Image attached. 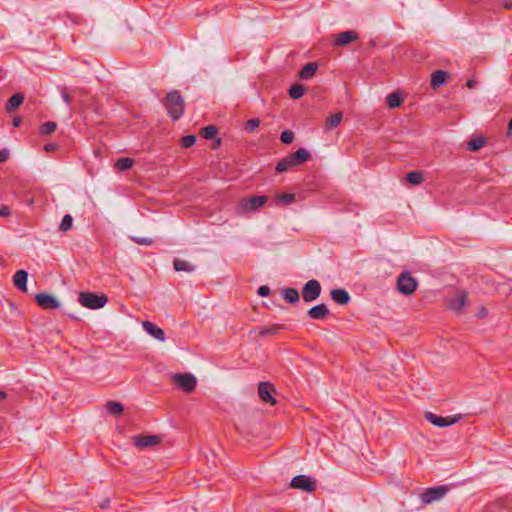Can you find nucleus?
Returning <instances> with one entry per match:
<instances>
[{
	"mask_svg": "<svg viewBox=\"0 0 512 512\" xmlns=\"http://www.w3.org/2000/svg\"><path fill=\"white\" fill-rule=\"evenodd\" d=\"M109 504H110V500L107 498V499L103 500L101 503H99V506L101 509H106L109 507Z\"/></svg>",
	"mask_w": 512,
	"mask_h": 512,
	"instance_id": "nucleus-46",
	"label": "nucleus"
},
{
	"mask_svg": "<svg viewBox=\"0 0 512 512\" xmlns=\"http://www.w3.org/2000/svg\"><path fill=\"white\" fill-rule=\"evenodd\" d=\"M406 180L412 185H419L424 181V178L420 171H411L406 174Z\"/></svg>",
	"mask_w": 512,
	"mask_h": 512,
	"instance_id": "nucleus-33",
	"label": "nucleus"
},
{
	"mask_svg": "<svg viewBox=\"0 0 512 512\" xmlns=\"http://www.w3.org/2000/svg\"><path fill=\"white\" fill-rule=\"evenodd\" d=\"M134 163H135L134 159L124 157V158H120L116 161L115 167L119 171H127L133 167Z\"/></svg>",
	"mask_w": 512,
	"mask_h": 512,
	"instance_id": "nucleus-30",
	"label": "nucleus"
},
{
	"mask_svg": "<svg viewBox=\"0 0 512 512\" xmlns=\"http://www.w3.org/2000/svg\"><path fill=\"white\" fill-rule=\"evenodd\" d=\"M142 327L146 333L159 341H165L164 331L150 321H143Z\"/></svg>",
	"mask_w": 512,
	"mask_h": 512,
	"instance_id": "nucleus-16",
	"label": "nucleus"
},
{
	"mask_svg": "<svg viewBox=\"0 0 512 512\" xmlns=\"http://www.w3.org/2000/svg\"><path fill=\"white\" fill-rule=\"evenodd\" d=\"M275 387L270 382H260L258 385V394L260 399L270 405L276 404V399L273 396Z\"/></svg>",
	"mask_w": 512,
	"mask_h": 512,
	"instance_id": "nucleus-11",
	"label": "nucleus"
},
{
	"mask_svg": "<svg viewBox=\"0 0 512 512\" xmlns=\"http://www.w3.org/2000/svg\"><path fill=\"white\" fill-rule=\"evenodd\" d=\"M174 269L177 272H193L194 271V265H192L190 262L182 259H175L174 260Z\"/></svg>",
	"mask_w": 512,
	"mask_h": 512,
	"instance_id": "nucleus-27",
	"label": "nucleus"
},
{
	"mask_svg": "<svg viewBox=\"0 0 512 512\" xmlns=\"http://www.w3.org/2000/svg\"><path fill=\"white\" fill-rule=\"evenodd\" d=\"M56 128H57L56 122L47 121V122H44L40 126V133L42 135H49V134L53 133L56 130Z\"/></svg>",
	"mask_w": 512,
	"mask_h": 512,
	"instance_id": "nucleus-35",
	"label": "nucleus"
},
{
	"mask_svg": "<svg viewBox=\"0 0 512 512\" xmlns=\"http://www.w3.org/2000/svg\"><path fill=\"white\" fill-rule=\"evenodd\" d=\"M487 139L484 136H477L467 142V149L475 152L480 150L486 144Z\"/></svg>",
	"mask_w": 512,
	"mask_h": 512,
	"instance_id": "nucleus-25",
	"label": "nucleus"
},
{
	"mask_svg": "<svg viewBox=\"0 0 512 512\" xmlns=\"http://www.w3.org/2000/svg\"><path fill=\"white\" fill-rule=\"evenodd\" d=\"M332 300L340 305H346L350 302V294L342 288L333 289L330 292Z\"/></svg>",
	"mask_w": 512,
	"mask_h": 512,
	"instance_id": "nucleus-18",
	"label": "nucleus"
},
{
	"mask_svg": "<svg viewBox=\"0 0 512 512\" xmlns=\"http://www.w3.org/2000/svg\"><path fill=\"white\" fill-rule=\"evenodd\" d=\"M9 157V152L6 149L0 151V162H6Z\"/></svg>",
	"mask_w": 512,
	"mask_h": 512,
	"instance_id": "nucleus-43",
	"label": "nucleus"
},
{
	"mask_svg": "<svg viewBox=\"0 0 512 512\" xmlns=\"http://www.w3.org/2000/svg\"><path fill=\"white\" fill-rule=\"evenodd\" d=\"M311 158V153L305 148H299L292 154L281 159L276 165V172L283 173L290 168L297 167L307 162Z\"/></svg>",
	"mask_w": 512,
	"mask_h": 512,
	"instance_id": "nucleus-2",
	"label": "nucleus"
},
{
	"mask_svg": "<svg viewBox=\"0 0 512 512\" xmlns=\"http://www.w3.org/2000/svg\"><path fill=\"white\" fill-rule=\"evenodd\" d=\"M476 85V81L474 79H469L467 82H466V86L469 88V89H473Z\"/></svg>",
	"mask_w": 512,
	"mask_h": 512,
	"instance_id": "nucleus-47",
	"label": "nucleus"
},
{
	"mask_svg": "<svg viewBox=\"0 0 512 512\" xmlns=\"http://www.w3.org/2000/svg\"><path fill=\"white\" fill-rule=\"evenodd\" d=\"M56 147H57V146H56L55 144H53V143H48V144H46V145L44 146V149H45L46 151L50 152V151H54V150L56 149Z\"/></svg>",
	"mask_w": 512,
	"mask_h": 512,
	"instance_id": "nucleus-45",
	"label": "nucleus"
},
{
	"mask_svg": "<svg viewBox=\"0 0 512 512\" xmlns=\"http://www.w3.org/2000/svg\"><path fill=\"white\" fill-rule=\"evenodd\" d=\"M163 106L167 110L168 115L172 120L176 121L180 119L185 110V100L182 97L180 91L173 90L167 93L163 99Z\"/></svg>",
	"mask_w": 512,
	"mask_h": 512,
	"instance_id": "nucleus-1",
	"label": "nucleus"
},
{
	"mask_svg": "<svg viewBox=\"0 0 512 512\" xmlns=\"http://www.w3.org/2000/svg\"><path fill=\"white\" fill-rule=\"evenodd\" d=\"M260 125V120L259 119H249L246 123H245V130L248 132V133H251L253 132L257 127H259Z\"/></svg>",
	"mask_w": 512,
	"mask_h": 512,
	"instance_id": "nucleus-39",
	"label": "nucleus"
},
{
	"mask_svg": "<svg viewBox=\"0 0 512 512\" xmlns=\"http://www.w3.org/2000/svg\"><path fill=\"white\" fill-rule=\"evenodd\" d=\"M322 288L318 280L307 281L302 288V298L305 302L315 301L321 294Z\"/></svg>",
	"mask_w": 512,
	"mask_h": 512,
	"instance_id": "nucleus-6",
	"label": "nucleus"
},
{
	"mask_svg": "<svg viewBox=\"0 0 512 512\" xmlns=\"http://www.w3.org/2000/svg\"><path fill=\"white\" fill-rule=\"evenodd\" d=\"M196 142V136L195 135H186L182 138L181 144L185 148L192 147Z\"/></svg>",
	"mask_w": 512,
	"mask_h": 512,
	"instance_id": "nucleus-40",
	"label": "nucleus"
},
{
	"mask_svg": "<svg viewBox=\"0 0 512 512\" xmlns=\"http://www.w3.org/2000/svg\"><path fill=\"white\" fill-rule=\"evenodd\" d=\"M486 315H487V310L484 307H481V309L479 310V313H478V317L483 318Z\"/></svg>",
	"mask_w": 512,
	"mask_h": 512,
	"instance_id": "nucleus-48",
	"label": "nucleus"
},
{
	"mask_svg": "<svg viewBox=\"0 0 512 512\" xmlns=\"http://www.w3.org/2000/svg\"><path fill=\"white\" fill-rule=\"evenodd\" d=\"M507 135L511 136L512 135V119L509 121L508 123V127H507Z\"/></svg>",
	"mask_w": 512,
	"mask_h": 512,
	"instance_id": "nucleus-50",
	"label": "nucleus"
},
{
	"mask_svg": "<svg viewBox=\"0 0 512 512\" xmlns=\"http://www.w3.org/2000/svg\"><path fill=\"white\" fill-rule=\"evenodd\" d=\"M36 303L43 309H57L60 306L59 301L52 295L47 293H39L35 295Z\"/></svg>",
	"mask_w": 512,
	"mask_h": 512,
	"instance_id": "nucleus-13",
	"label": "nucleus"
},
{
	"mask_svg": "<svg viewBox=\"0 0 512 512\" xmlns=\"http://www.w3.org/2000/svg\"><path fill=\"white\" fill-rule=\"evenodd\" d=\"M130 239L134 243L143 245V246H150L154 243V240L152 238H148V237L131 236Z\"/></svg>",
	"mask_w": 512,
	"mask_h": 512,
	"instance_id": "nucleus-37",
	"label": "nucleus"
},
{
	"mask_svg": "<svg viewBox=\"0 0 512 512\" xmlns=\"http://www.w3.org/2000/svg\"><path fill=\"white\" fill-rule=\"evenodd\" d=\"M257 293L261 297H266L270 294V288L268 286H260L257 290Z\"/></svg>",
	"mask_w": 512,
	"mask_h": 512,
	"instance_id": "nucleus-41",
	"label": "nucleus"
},
{
	"mask_svg": "<svg viewBox=\"0 0 512 512\" xmlns=\"http://www.w3.org/2000/svg\"><path fill=\"white\" fill-rule=\"evenodd\" d=\"M290 486L308 493L314 492L317 487L315 479L308 475L295 476L291 480Z\"/></svg>",
	"mask_w": 512,
	"mask_h": 512,
	"instance_id": "nucleus-7",
	"label": "nucleus"
},
{
	"mask_svg": "<svg viewBox=\"0 0 512 512\" xmlns=\"http://www.w3.org/2000/svg\"><path fill=\"white\" fill-rule=\"evenodd\" d=\"M72 223H73L72 216L69 214L64 215V217L62 218V220L60 222L59 230L63 231V232L70 230L72 227Z\"/></svg>",
	"mask_w": 512,
	"mask_h": 512,
	"instance_id": "nucleus-36",
	"label": "nucleus"
},
{
	"mask_svg": "<svg viewBox=\"0 0 512 512\" xmlns=\"http://www.w3.org/2000/svg\"><path fill=\"white\" fill-rule=\"evenodd\" d=\"M21 122H22V119L20 117H16V118L13 119V126L14 127H19Z\"/></svg>",
	"mask_w": 512,
	"mask_h": 512,
	"instance_id": "nucleus-49",
	"label": "nucleus"
},
{
	"mask_svg": "<svg viewBox=\"0 0 512 512\" xmlns=\"http://www.w3.org/2000/svg\"><path fill=\"white\" fill-rule=\"evenodd\" d=\"M448 491H449V487L447 485L430 487V488L425 489L420 494V499L424 505H428V504H431L435 501H439L440 499H442Z\"/></svg>",
	"mask_w": 512,
	"mask_h": 512,
	"instance_id": "nucleus-5",
	"label": "nucleus"
},
{
	"mask_svg": "<svg viewBox=\"0 0 512 512\" xmlns=\"http://www.w3.org/2000/svg\"><path fill=\"white\" fill-rule=\"evenodd\" d=\"M173 380L174 383L186 393H191L194 391L197 384L195 376L188 373L174 374Z\"/></svg>",
	"mask_w": 512,
	"mask_h": 512,
	"instance_id": "nucleus-9",
	"label": "nucleus"
},
{
	"mask_svg": "<svg viewBox=\"0 0 512 512\" xmlns=\"http://www.w3.org/2000/svg\"><path fill=\"white\" fill-rule=\"evenodd\" d=\"M341 120H342L341 112L332 114L326 119L325 128L327 130H333L340 124Z\"/></svg>",
	"mask_w": 512,
	"mask_h": 512,
	"instance_id": "nucleus-28",
	"label": "nucleus"
},
{
	"mask_svg": "<svg viewBox=\"0 0 512 512\" xmlns=\"http://www.w3.org/2000/svg\"><path fill=\"white\" fill-rule=\"evenodd\" d=\"M218 133V129L214 125H208L201 129L200 136L204 139H214Z\"/></svg>",
	"mask_w": 512,
	"mask_h": 512,
	"instance_id": "nucleus-32",
	"label": "nucleus"
},
{
	"mask_svg": "<svg viewBox=\"0 0 512 512\" xmlns=\"http://www.w3.org/2000/svg\"><path fill=\"white\" fill-rule=\"evenodd\" d=\"M220 144H221V139H220V138H218V139H216V140H215V142L213 143L212 148H213V149H217V148L220 146Z\"/></svg>",
	"mask_w": 512,
	"mask_h": 512,
	"instance_id": "nucleus-51",
	"label": "nucleus"
},
{
	"mask_svg": "<svg viewBox=\"0 0 512 512\" xmlns=\"http://www.w3.org/2000/svg\"><path fill=\"white\" fill-rule=\"evenodd\" d=\"M123 405L117 401H108L106 403V410L111 415H120L123 412Z\"/></svg>",
	"mask_w": 512,
	"mask_h": 512,
	"instance_id": "nucleus-31",
	"label": "nucleus"
},
{
	"mask_svg": "<svg viewBox=\"0 0 512 512\" xmlns=\"http://www.w3.org/2000/svg\"><path fill=\"white\" fill-rule=\"evenodd\" d=\"M282 296L287 302H289L291 304L297 303L300 299V294H299L298 290L295 288L283 289Z\"/></svg>",
	"mask_w": 512,
	"mask_h": 512,
	"instance_id": "nucleus-26",
	"label": "nucleus"
},
{
	"mask_svg": "<svg viewBox=\"0 0 512 512\" xmlns=\"http://www.w3.org/2000/svg\"><path fill=\"white\" fill-rule=\"evenodd\" d=\"M33 203H34L33 198H31V199H29V200H28V204H29V205H33Z\"/></svg>",
	"mask_w": 512,
	"mask_h": 512,
	"instance_id": "nucleus-54",
	"label": "nucleus"
},
{
	"mask_svg": "<svg viewBox=\"0 0 512 512\" xmlns=\"http://www.w3.org/2000/svg\"><path fill=\"white\" fill-rule=\"evenodd\" d=\"M305 92V88L300 84H294L290 87L288 94L292 99H300Z\"/></svg>",
	"mask_w": 512,
	"mask_h": 512,
	"instance_id": "nucleus-34",
	"label": "nucleus"
},
{
	"mask_svg": "<svg viewBox=\"0 0 512 512\" xmlns=\"http://www.w3.org/2000/svg\"><path fill=\"white\" fill-rule=\"evenodd\" d=\"M24 96L21 93L13 94L5 105V110L8 113H11L19 108V106L23 103Z\"/></svg>",
	"mask_w": 512,
	"mask_h": 512,
	"instance_id": "nucleus-22",
	"label": "nucleus"
},
{
	"mask_svg": "<svg viewBox=\"0 0 512 512\" xmlns=\"http://www.w3.org/2000/svg\"><path fill=\"white\" fill-rule=\"evenodd\" d=\"M330 314V311L326 304H319L313 306L307 311V316L314 320H324Z\"/></svg>",
	"mask_w": 512,
	"mask_h": 512,
	"instance_id": "nucleus-14",
	"label": "nucleus"
},
{
	"mask_svg": "<svg viewBox=\"0 0 512 512\" xmlns=\"http://www.w3.org/2000/svg\"><path fill=\"white\" fill-rule=\"evenodd\" d=\"M62 98L67 105L71 103V97L67 92L62 93Z\"/></svg>",
	"mask_w": 512,
	"mask_h": 512,
	"instance_id": "nucleus-44",
	"label": "nucleus"
},
{
	"mask_svg": "<svg viewBox=\"0 0 512 512\" xmlns=\"http://www.w3.org/2000/svg\"><path fill=\"white\" fill-rule=\"evenodd\" d=\"M79 303L89 309H100L108 301L105 294L97 295L91 292H80L78 297Z\"/></svg>",
	"mask_w": 512,
	"mask_h": 512,
	"instance_id": "nucleus-4",
	"label": "nucleus"
},
{
	"mask_svg": "<svg viewBox=\"0 0 512 512\" xmlns=\"http://www.w3.org/2000/svg\"><path fill=\"white\" fill-rule=\"evenodd\" d=\"M10 215V208L8 206H1L0 207V216L1 217H7Z\"/></svg>",
	"mask_w": 512,
	"mask_h": 512,
	"instance_id": "nucleus-42",
	"label": "nucleus"
},
{
	"mask_svg": "<svg viewBox=\"0 0 512 512\" xmlns=\"http://www.w3.org/2000/svg\"><path fill=\"white\" fill-rule=\"evenodd\" d=\"M424 417L432 425L441 427V428L453 425L461 419L460 415L442 417V416L436 415L432 412H425Z\"/></svg>",
	"mask_w": 512,
	"mask_h": 512,
	"instance_id": "nucleus-8",
	"label": "nucleus"
},
{
	"mask_svg": "<svg viewBox=\"0 0 512 512\" xmlns=\"http://www.w3.org/2000/svg\"><path fill=\"white\" fill-rule=\"evenodd\" d=\"M160 441H161V438L158 436H155V435L140 434V435H135L133 437V443L139 449L155 446V445L159 444Z\"/></svg>",
	"mask_w": 512,
	"mask_h": 512,
	"instance_id": "nucleus-12",
	"label": "nucleus"
},
{
	"mask_svg": "<svg viewBox=\"0 0 512 512\" xmlns=\"http://www.w3.org/2000/svg\"><path fill=\"white\" fill-rule=\"evenodd\" d=\"M295 198L296 196L294 193L276 194L272 199V204L274 206L290 205L295 201Z\"/></svg>",
	"mask_w": 512,
	"mask_h": 512,
	"instance_id": "nucleus-20",
	"label": "nucleus"
},
{
	"mask_svg": "<svg viewBox=\"0 0 512 512\" xmlns=\"http://www.w3.org/2000/svg\"><path fill=\"white\" fill-rule=\"evenodd\" d=\"M504 8H505V9H508V10H509V9H512V2H506V3L504 4Z\"/></svg>",
	"mask_w": 512,
	"mask_h": 512,
	"instance_id": "nucleus-53",
	"label": "nucleus"
},
{
	"mask_svg": "<svg viewBox=\"0 0 512 512\" xmlns=\"http://www.w3.org/2000/svg\"><path fill=\"white\" fill-rule=\"evenodd\" d=\"M317 68L318 65L315 62H310L301 69L299 77L303 80L311 79L315 75Z\"/></svg>",
	"mask_w": 512,
	"mask_h": 512,
	"instance_id": "nucleus-24",
	"label": "nucleus"
},
{
	"mask_svg": "<svg viewBox=\"0 0 512 512\" xmlns=\"http://www.w3.org/2000/svg\"><path fill=\"white\" fill-rule=\"evenodd\" d=\"M27 279L28 272L25 270H18L13 276V284L22 292H27Z\"/></svg>",
	"mask_w": 512,
	"mask_h": 512,
	"instance_id": "nucleus-19",
	"label": "nucleus"
},
{
	"mask_svg": "<svg viewBox=\"0 0 512 512\" xmlns=\"http://www.w3.org/2000/svg\"><path fill=\"white\" fill-rule=\"evenodd\" d=\"M397 290L403 295H411L418 287V281L409 271H403L399 274L396 281Z\"/></svg>",
	"mask_w": 512,
	"mask_h": 512,
	"instance_id": "nucleus-3",
	"label": "nucleus"
},
{
	"mask_svg": "<svg viewBox=\"0 0 512 512\" xmlns=\"http://www.w3.org/2000/svg\"><path fill=\"white\" fill-rule=\"evenodd\" d=\"M447 73L443 70H436L431 75L430 86L432 89H438L446 82Z\"/></svg>",
	"mask_w": 512,
	"mask_h": 512,
	"instance_id": "nucleus-21",
	"label": "nucleus"
},
{
	"mask_svg": "<svg viewBox=\"0 0 512 512\" xmlns=\"http://www.w3.org/2000/svg\"><path fill=\"white\" fill-rule=\"evenodd\" d=\"M280 139L284 144H291L294 140V133L290 130H284L280 135Z\"/></svg>",
	"mask_w": 512,
	"mask_h": 512,
	"instance_id": "nucleus-38",
	"label": "nucleus"
},
{
	"mask_svg": "<svg viewBox=\"0 0 512 512\" xmlns=\"http://www.w3.org/2000/svg\"><path fill=\"white\" fill-rule=\"evenodd\" d=\"M358 39V33L354 30H347L339 33L334 40L335 46H345Z\"/></svg>",
	"mask_w": 512,
	"mask_h": 512,
	"instance_id": "nucleus-15",
	"label": "nucleus"
},
{
	"mask_svg": "<svg viewBox=\"0 0 512 512\" xmlns=\"http://www.w3.org/2000/svg\"><path fill=\"white\" fill-rule=\"evenodd\" d=\"M267 196H252L241 200L240 205L243 211L251 212L263 207L267 203Z\"/></svg>",
	"mask_w": 512,
	"mask_h": 512,
	"instance_id": "nucleus-10",
	"label": "nucleus"
},
{
	"mask_svg": "<svg viewBox=\"0 0 512 512\" xmlns=\"http://www.w3.org/2000/svg\"><path fill=\"white\" fill-rule=\"evenodd\" d=\"M467 304V293L464 291L458 292L454 298L450 299L449 307L455 312H460Z\"/></svg>",
	"mask_w": 512,
	"mask_h": 512,
	"instance_id": "nucleus-17",
	"label": "nucleus"
},
{
	"mask_svg": "<svg viewBox=\"0 0 512 512\" xmlns=\"http://www.w3.org/2000/svg\"><path fill=\"white\" fill-rule=\"evenodd\" d=\"M402 102L403 98L398 92L391 93L386 97V104L390 108L399 107L402 104Z\"/></svg>",
	"mask_w": 512,
	"mask_h": 512,
	"instance_id": "nucleus-29",
	"label": "nucleus"
},
{
	"mask_svg": "<svg viewBox=\"0 0 512 512\" xmlns=\"http://www.w3.org/2000/svg\"><path fill=\"white\" fill-rule=\"evenodd\" d=\"M7 398V393L5 391L0 390V402Z\"/></svg>",
	"mask_w": 512,
	"mask_h": 512,
	"instance_id": "nucleus-52",
	"label": "nucleus"
},
{
	"mask_svg": "<svg viewBox=\"0 0 512 512\" xmlns=\"http://www.w3.org/2000/svg\"><path fill=\"white\" fill-rule=\"evenodd\" d=\"M285 326L282 324H272L270 326L259 327L258 334L262 337L275 335L284 330Z\"/></svg>",
	"mask_w": 512,
	"mask_h": 512,
	"instance_id": "nucleus-23",
	"label": "nucleus"
}]
</instances>
